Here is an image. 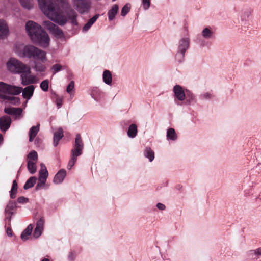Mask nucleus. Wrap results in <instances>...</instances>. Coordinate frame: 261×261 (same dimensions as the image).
<instances>
[{
  "instance_id": "ea45409f",
  "label": "nucleus",
  "mask_w": 261,
  "mask_h": 261,
  "mask_svg": "<svg viewBox=\"0 0 261 261\" xmlns=\"http://www.w3.org/2000/svg\"><path fill=\"white\" fill-rule=\"evenodd\" d=\"M44 223V219L43 217H41L37 222L36 227L43 229Z\"/></svg>"
},
{
  "instance_id": "a19ab883",
  "label": "nucleus",
  "mask_w": 261,
  "mask_h": 261,
  "mask_svg": "<svg viewBox=\"0 0 261 261\" xmlns=\"http://www.w3.org/2000/svg\"><path fill=\"white\" fill-rule=\"evenodd\" d=\"M29 201V199L23 196L19 197L17 199V202L19 203H26Z\"/></svg>"
},
{
  "instance_id": "4be33fe9",
  "label": "nucleus",
  "mask_w": 261,
  "mask_h": 261,
  "mask_svg": "<svg viewBox=\"0 0 261 261\" xmlns=\"http://www.w3.org/2000/svg\"><path fill=\"white\" fill-rule=\"evenodd\" d=\"M102 79L103 82L106 84L108 85H111L112 80V74L111 72L108 70H105L103 73Z\"/></svg>"
},
{
  "instance_id": "a878e982",
  "label": "nucleus",
  "mask_w": 261,
  "mask_h": 261,
  "mask_svg": "<svg viewBox=\"0 0 261 261\" xmlns=\"http://www.w3.org/2000/svg\"><path fill=\"white\" fill-rule=\"evenodd\" d=\"M36 162L32 161H28L27 168L29 172L31 174H34L36 172L37 167L36 165Z\"/></svg>"
},
{
  "instance_id": "20e7f679",
  "label": "nucleus",
  "mask_w": 261,
  "mask_h": 261,
  "mask_svg": "<svg viewBox=\"0 0 261 261\" xmlns=\"http://www.w3.org/2000/svg\"><path fill=\"white\" fill-rule=\"evenodd\" d=\"M15 52L21 58H27L44 62L46 61V52L33 45L15 47Z\"/></svg>"
},
{
  "instance_id": "6e6552de",
  "label": "nucleus",
  "mask_w": 261,
  "mask_h": 261,
  "mask_svg": "<svg viewBox=\"0 0 261 261\" xmlns=\"http://www.w3.org/2000/svg\"><path fill=\"white\" fill-rule=\"evenodd\" d=\"M73 4L81 14L88 12L90 8V3L88 0H73Z\"/></svg>"
},
{
  "instance_id": "b1692460",
  "label": "nucleus",
  "mask_w": 261,
  "mask_h": 261,
  "mask_svg": "<svg viewBox=\"0 0 261 261\" xmlns=\"http://www.w3.org/2000/svg\"><path fill=\"white\" fill-rule=\"evenodd\" d=\"M144 154L146 158L149 159L150 162H152L154 159V152L150 147H146Z\"/></svg>"
},
{
  "instance_id": "f257e3e1",
  "label": "nucleus",
  "mask_w": 261,
  "mask_h": 261,
  "mask_svg": "<svg viewBox=\"0 0 261 261\" xmlns=\"http://www.w3.org/2000/svg\"><path fill=\"white\" fill-rule=\"evenodd\" d=\"M61 1L62 2V0ZM63 2L64 11L67 16L63 14V12L60 9L55 8L53 0H38L39 6L41 11L53 21L60 25H63L66 23L68 17L73 24L77 25L76 12L71 8L68 3L63 1Z\"/></svg>"
},
{
  "instance_id": "ddd939ff",
  "label": "nucleus",
  "mask_w": 261,
  "mask_h": 261,
  "mask_svg": "<svg viewBox=\"0 0 261 261\" xmlns=\"http://www.w3.org/2000/svg\"><path fill=\"white\" fill-rule=\"evenodd\" d=\"M173 91L176 97L180 101H182L185 99V94L180 85H176L174 86Z\"/></svg>"
},
{
  "instance_id": "473e14b6",
  "label": "nucleus",
  "mask_w": 261,
  "mask_h": 261,
  "mask_svg": "<svg viewBox=\"0 0 261 261\" xmlns=\"http://www.w3.org/2000/svg\"><path fill=\"white\" fill-rule=\"evenodd\" d=\"M212 35V32L207 28L202 31V36L204 38H210Z\"/></svg>"
},
{
  "instance_id": "c85d7f7f",
  "label": "nucleus",
  "mask_w": 261,
  "mask_h": 261,
  "mask_svg": "<svg viewBox=\"0 0 261 261\" xmlns=\"http://www.w3.org/2000/svg\"><path fill=\"white\" fill-rule=\"evenodd\" d=\"M21 6L26 9H30L33 7L32 0H20Z\"/></svg>"
},
{
  "instance_id": "c03bdc74",
  "label": "nucleus",
  "mask_w": 261,
  "mask_h": 261,
  "mask_svg": "<svg viewBox=\"0 0 261 261\" xmlns=\"http://www.w3.org/2000/svg\"><path fill=\"white\" fill-rule=\"evenodd\" d=\"M251 252H254V253L257 255H261V247L256 249L255 250H252L250 251Z\"/></svg>"
},
{
  "instance_id": "f03ea898",
  "label": "nucleus",
  "mask_w": 261,
  "mask_h": 261,
  "mask_svg": "<svg viewBox=\"0 0 261 261\" xmlns=\"http://www.w3.org/2000/svg\"><path fill=\"white\" fill-rule=\"evenodd\" d=\"M8 69L11 72L21 74V84L23 86L36 83V77L31 75V69L19 60L11 58L7 63Z\"/></svg>"
},
{
  "instance_id": "3c124183",
  "label": "nucleus",
  "mask_w": 261,
  "mask_h": 261,
  "mask_svg": "<svg viewBox=\"0 0 261 261\" xmlns=\"http://www.w3.org/2000/svg\"><path fill=\"white\" fill-rule=\"evenodd\" d=\"M93 92H94V91H93V92H92V93L91 95H92V97H93L94 99H96V98L94 97V96H93V95H94Z\"/></svg>"
},
{
  "instance_id": "2eb2a0df",
  "label": "nucleus",
  "mask_w": 261,
  "mask_h": 261,
  "mask_svg": "<svg viewBox=\"0 0 261 261\" xmlns=\"http://www.w3.org/2000/svg\"><path fill=\"white\" fill-rule=\"evenodd\" d=\"M64 136L63 130L62 128L58 129L57 131L54 133V145L57 146L59 143V142L61 139Z\"/></svg>"
},
{
  "instance_id": "58836bf2",
  "label": "nucleus",
  "mask_w": 261,
  "mask_h": 261,
  "mask_svg": "<svg viewBox=\"0 0 261 261\" xmlns=\"http://www.w3.org/2000/svg\"><path fill=\"white\" fill-rule=\"evenodd\" d=\"M74 88V83L73 81H71L69 85H68L66 89V91L71 94L72 92L73 91Z\"/></svg>"
},
{
  "instance_id": "423d86ee",
  "label": "nucleus",
  "mask_w": 261,
  "mask_h": 261,
  "mask_svg": "<svg viewBox=\"0 0 261 261\" xmlns=\"http://www.w3.org/2000/svg\"><path fill=\"white\" fill-rule=\"evenodd\" d=\"M84 148V143L80 134L76 135L73 148L71 150V158L67 165V168L70 169L75 164L77 157L82 154Z\"/></svg>"
},
{
  "instance_id": "6ab92c4d",
  "label": "nucleus",
  "mask_w": 261,
  "mask_h": 261,
  "mask_svg": "<svg viewBox=\"0 0 261 261\" xmlns=\"http://www.w3.org/2000/svg\"><path fill=\"white\" fill-rule=\"evenodd\" d=\"M119 7L118 5H114L112 8L108 11V18L110 21L113 20L117 14Z\"/></svg>"
},
{
  "instance_id": "c756f323",
  "label": "nucleus",
  "mask_w": 261,
  "mask_h": 261,
  "mask_svg": "<svg viewBox=\"0 0 261 261\" xmlns=\"http://www.w3.org/2000/svg\"><path fill=\"white\" fill-rule=\"evenodd\" d=\"M167 137L172 140H175L177 139V136L174 129L171 128L168 130Z\"/></svg>"
},
{
  "instance_id": "9d476101",
  "label": "nucleus",
  "mask_w": 261,
  "mask_h": 261,
  "mask_svg": "<svg viewBox=\"0 0 261 261\" xmlns=\"http://www.w3.org/2000/svg\"><path fill=\"white\" fill-rule=\"evenodd\" d=\"M189 46V40L188 38H183L179 41L178 46V54L176 55V57L179 58L180 60L183 59L187 49Z\"/></svg>"
},
{
  "instance_id": "72a5a7b5",
  "label": "nucleus",
  "mask_w": 261,
  "mask_h": 261,
  "mask_svg": "<svg viewBox=\"0 0 261 261\" xmlns=\"http://www.w3.org/2000/svg\"><path fill=\"white\" fill-rule=\"evenodd\" d=\"M62 69V66L59 64H56L54 65L51 68V70L53 71V74H56L57 72L61 71Z\"/></svg>"
},
{
  "instance_id": "f3484780",
  "label": "nucleus",
  "mask_w": 261,
  "mask_h": 261,
  "mask_svg": "<svg viewBox=\"0 0 261 261\" xmlns=\"http://www.w3.org/2000/svg\"><path fill=\"white\" fill-rule=\"evenodd\" d=\"M1 39L7 37L9 34V30L6 22L1 20Z\"/></svg>"
},
{
  "instance_id": "c9c22d12",
  "label": "nucleus",
  "mask_w": 261,
  "mask_h": 261,
  "mask_svg": "<svg viewBox=\"0 0 261 261\" xmlns=\"http://www.w3.org/2000/svg\"><path fill=\"white\" fill-rule=\"evenodd\" d=\"M130 7L128 4H126L122 9L121 14L123 16H125L129 11Z\"/></svg>"
},
{
  "instance_id": "a18cd8bd",
  "label": "nucleus",
  "mask_w": 261,
  "mask_h": 261,
  "mask_svg": "<svg viewBox=\"0 0 261 261\" xmlns=\"http://www.w3.org/2000/svg\"><path fill=\"white\" fill-rule=\"evenodd\" d=\"M156 206L159 210H164L165 209L166 207L164 204L161 203H158Z\"/></svg>"
},
{
  "instance_id": "a211bd4d",
  "label": "nucleus",
  "mask_w": 261,
  "mask_h": 261,
  "mask_svg": "<svg viewBox=\"0 0 261 261\" xmlns=\"http://www.w3.org/2000/svg\"><path fill=\"white\" fill-rule=\"evenodd\" d=\"M33 229V225L32 224H30L28 226L27 228H25L23 231L22 232L21 235V238L23 241H26L28 239L29 237L31 234L32 230Z\"/></svg>"
},
{
  "instance_id": "39448f33",
  "label": "nucleus",
  "mask_w": 261,
  "mask_h": 261,
  "mask_svg": "<svg viewBox=\"0 0 261 261\" xmlns=\"http://www.w3.org/2000/svg\"><path fill=\"white\" fill-rule=\"evenodd\" d=\"M34 89L35 87L33 85L28 86L23 89L22 87L8 85L1 82V93L17 95L22 92L23 98L28 100L33 96Z\"/></svg>"
},
{
  "instance_id": "0eeeda50",
  "label": "nucleus",
  "mask_w": 261,
  "mask_h": 261,
  "mask_svg": "<svg viewBox=\"0 0 261 261\" xmlns=\"http://www.w3.org/2000/svg\"><path fill=\"white\" fill-rule=\"evenodd\" d=\"M48 175V171L45 167V166L41 164V169L39 171V177L38 178V182L36 186V190H38L41 188H42L45 185L46 179L47 178Z\"/></svg>"
},
{
  "instance_id": "49530a36",
  "label": "nucleus",
  "mask_w": 261,
  "mask_h": 261,
  "mask_svg": "<svg viewBox=\"0 0 261 261\" xmlns=\"http://www.w3.org/2000/svg\"><path fill=\"white\" fill-rule=\"evenodd\" d=\"M74 256L72 252H71L68 256V258L71 261H73L74 260Z\"/></svg>"
},
{
  "instance_id": "4468645a",
  "label": "nucleus",
  "mask_w": 261,
  "mask_h": 261,
  "mask_svg": "<svg viewBox=\"0 0 261 261\" xmlns=\"http://www.w3.org/2000/svg\"><path fill=\"white\" fill-rule=\"evenodd\" d=\"M66 175V171L65 169H61L55 175L54 178V182L55 184L61 183Z\"/></svg>"
},
{
  "instance_id": "393cba45",
  "label": "nucleus",
  "mask_w": 261,
  "mask_h": 261,
  "mask_svg": "<svg viewBox=\"0 0 261 261\" xmlns=\"http://www.w3.org/2000/svg\"><path fill=\"white\" fill-rule=\"evenodd\" d=\"M37 178L35 176H32L29 178L26 181L24 185L23 188L25 190H27L29 188L33 187L36 183Z\"/></svg>"
},
{
  "instance_id": "aec40b11",
  "label": "nucleus",
  "mask_w": 261,
  "mask_h": 261,
  "mask_svg": "<svg viewBox=\"0 0 261 261\" xmlns=\"http://www.w3.org/2000/svg\"><path fill=\"white\" fill-rule=\"evenodd\" d=\"M99 16V14H96L94 15L92 18L90 19L87 23L83 27V31L84 32L87 31L98 18Z\"/></svg>"
},
{
  "instance_id": "cd10ccee",
  "label": "nucleus",
  "mask_w": 261,
  "mask_h": 261,
  "mask_svg": "<svg viewBox=\"0 0 261 261\" xmlns=\"http://www.w3.org/2000/svg\"><path fill=\"white\" fill-rule=\"evenodd\" d=\"M17 188H18L17 183L16 181L15 180H14L13 181L12 188H11V190L10 191V196H11V198L14 199L15 198L16 195L17 193Z\"/></svg>"
},
{
  "instance_id": "e433bc0d",
  "label": "nucleus",
  "mask_w": 261,
  "mask_h": 261,
  "mask_svg": "<svg viewBox=\"0 0 261 261\" xmlns=\"http://www.w3.org/2000/svg\"><path fill=\"white\" fill-rule=\"evenodd\" d=\"M6 222V233L9 236H12V230L11 228V224L10 223V225L9 224V223L8 222V221H5Z\"/></svg>"
},
{
  "instance_id": "f704fd0d",
  "label": "nucleus",
  "mask_w": 261,
  "mask_h": 261,
  "mask_svg": "<svg viewBox=\"0 0 261 261\" xmlns=\"http://www.w3.org/2000/svg\"><path fill=\"white\" fill-rule=\"evenodd\" d=\"M48 83L49 81L48 80L43 81L40 84V88L44 91H47L48 90Z\"/></svg>"
},
{
  "instance_id": "f8f14e48",
  "label": "nucleus",
  "mask_w": 261,
  "mask_h": 261,
  "mask_svg": "<svg viewBox=\"0 0 261 261\" xmlns=\"http://www.w3.org/2000/svg\"><path fill=\"white\" fill-rule=\"evenodd\" d=\"M11 123V119L8 116L1 117V131L5 132L8 130Z\"/></svg>"
},
{
  "instance_id": "7ed1b4c3",
  "label": "nucleus",
  "mask_w": 261,
  "mask_h": 261,
  "mask_svg": "<svg viewBox=\"0 0 261 261\" xmlns=\"http://www.w3.org/2000/svg\"><path fill=\"white\" fill-rule=\"evenodd\" d=\"M25 29L34 43L43 47L48 46L50 38L40 25L33 21H29L25 24Z\"/></svg>"
},
{
  "instance_id": "412c9836",
  "label": "nucleus",
  "mask_w": 261,
  "mask_h": 261,
  "mask_svg": "<svg viewBox=\"0 0 261 261\" xmlns=\"http://www.w3.org/2000/svg\"><path fill=\"white\" fill-rule=\"evenodd\" d=\"M39 130V124L33 126L29 131V141L32 142Z\"/></svg>"
},
{
  "instance_id": "7c9ffc66",
  "label": "nucleus",
  "mask_w": 261,
  "mask_h": 261,
  "mask_svg": "<svg viewBox=\"0 0 261 261\" xmlns=\"http://www.w3.org/2000/svg\"><path fill=\"white\" fill-rule=\"evenodd\" d=\"M28 161H32L37 162L38 160V154L35 150L31 151L28 155Z\"/></svg>"
},
{
  "instance_id": "2f4dec72",
  "label": "nucleus",
  "mask_w": 261,
  "mask_h": 261,
  "mask_svg": "<svg viewBox=\"0 0 261 261\" xmlns=\"http://www.w3.org/2000/svg\"><path fill=\"white\" fill-rule=\"evenodd\" d=\"M34 68L37 71L43 72L45 71L46 67L42 63L35 62Z\"/></svg>"
},
{
  "instance_id": "8fccbe9b",
  "label": "nucleus",
  "mask_w": 261,
  "mask_h": 261,
  "mask_svg": "<svg viewBox=\"0 0 261 261\" xmlns=\"http://www.w3.org/2000/svg\"><path fill=\"white\" fill-rule=\"evenodd\" d=\"M1 143H2L3 141V137L2 136V135L1 134Z\"/></svg>"
},
{
  "instance_id": "de8ad7c7",
  "label": "nucleus",
  "mask_w": 261,
  "mask_h": 261,
  "mask_svg": "<svg viewBox=\"0 0 261 261\" xmlns=\"http://www.w3.org/2000/svg\"><path fill=\"white\" fill-rule=\"evenodd\" d=\"M154 261H166V260H164V259H163L162 258H159V259L155 260ZM166 261H167V260H166Z\"/></svg>"
},
{
  "instance_id": "5701e85b",
  "label": "nucleus",
  "mask_w": 261,
  "mask_h": 261,
  "mask_svg": "<svg viewBox=\"0 0 261 261\" xmlns=\"http://www.w3.org/2000/svg\"><path fill=\"white\" fill-rule=\"evenodd\" d=\"M137 126L135 124H132L128 127L127 135L130 138H134L137 134Z\"/></svg>"
},
{
  "instance_id": "4c0bfd02",
  "label": "nucleus",
  "mask_w": 261,
  "mask_h": 261,
  "mask_svg": "<svg viewBox=\"0 0 261 261\" xmlns=\"http://www.w3.org/2000/svg\"><path fill=\"white\" fill-rule=\"evenodd\" d=\"M43 230L42 229L36 227L33 232V236L36 238H38L42 234Z\"/></svg>"
},
{
  "instance_id": "09e8293b",
  "label": "nucleus",
  "mask_w": 261,
  "mask_h": 261,
  "mask_svg": "<svg viewBox=\"0 0 261 261\" xmlns=\"http://www.w3.org/2000/svg\"><path fill=\"white\" fill-rule=\"evenodd\" d=\"M41 261H49V260L47 258H44Z\"/></svg>"
},
{
  "instance_id": "9b49d317",
  "label": "nucleus",
  "mask_w": 261,
  "mask_h": 261,
  "mask_svg": "<svg viewBox=\"0 0 261 261\" xmlns=\"http://www.w3.org/2000/svg\"><path fill=\"white\" fill-rule=\"evenodd\" d=\"M16 209V205L15 202L10 201L5 208V221H8L9 224L11 222V218Z\"/></svg>"
},
{
  "instance_id": "dca6fc26",
  "label": "nucleus",
  "mask_w": 261,
  "mask_h": 261,
  "mask_svg": "<svg viewBox=\"0 0 261 261\" xmlns=\"http://www.w3.org/2000/svg\"><path fill=\"white\" fill-rule=\"evenodd\" d=\"M4 111L8 114L15 116H20L22 113V109L20 108H5Z\"/></svg>"
},
{
  "instance_id": "79ce46f5",
  "label": "nucleus",
  "mask_w": 261,
  "mask_h": 261,
  "mask_svg": "<svg viewBox=\"0 0 261 261\" xmlns=\"http://www.w3.org/2000/svg\"><path fill=\"white\" fill-rule=\"evenodd\" d=\"M142 3L144 9L147 10L149 8L150 5V0H142Z\"/></svg>"
},
{
  "instance_id": "1a4fd4ad",
  "label": "nucleus",
  "mask_w": 261,
  "mask_h": 261,
  "mask_svg": "<svg viewBox=\"0 0 261 261\" xmlns=\"http://www.w3.org/2000/svg\"><path fill=\"white\" fill-rule=\"evenodd\" d=\"M43 25L51 34L56 36L61 37L63 35L62 30L59 27L49 21H44Z\"/></svg>"
},
{
  "instance_id": "37998d69",
  "label": "nucleus",
  "mask_w": 261,
  "mask_h": 261,
  "mask_svg": "<svg viewBox=\"0 0 261 261\" xmlns=\"http://www.w3.org/2000/svg\"><path fill=\"white\" fill-rule=\"evenodd\" d=\"M56 103L58 108H60L62 105V98L60 97H58L56 99Z\"/></svg>"
},
{
  "instance_id": "bb28decb",
  "label": "nucleus",
  "mask_w": 261,
  "mask_h": 261,
  "mask_svg": "<svg viewBox=\"0 0 261 261\" xmlns=\"http://www.w3.org/2000/svg\"><path fill=\"white\" fill-rule=\"evenodd\" d=\"M1 99H7L11 103L15 104L16 102H18L19 101V99L17 97H15L12 96H6L1 94Z\"/></svg>"
}]
</instances>
